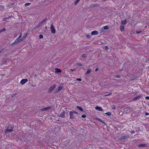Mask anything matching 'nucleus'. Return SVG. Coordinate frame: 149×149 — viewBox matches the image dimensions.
Segmentation results:
<instances>
[{"label":"nucleus","mask_w":149,"mask_h":149,"mask_svg":"<svg viewBox=\"0 0 149 149\" xmlns=\"http://www.w3.org/2000/svg\"><path fill=\"white\" fill-rule=\"evenodd\" d=\"M72 111L73 112V113H74L75 114H78V113L75 111L73 110Z\"/></svg>","instance_id":"obj_31"},{"label":"nucleus","mask_w":149,"mask_h":149,"mask_svg":"<svg viewBox=\"0 0 149 149\" xmlns=\"http://www.w3.org/2000/svg\"><path fill=\"white\" fill-rule=\"evenodd\" d=\"M142 96L141 95H139L136 97H134L132 99L133 101H135L136 100L139 99Z\"/></svg>","instance_id":"obj_9"},{"label":"nucleus","mask_w":149,"mask_h":149,"mask_svg":"<svg viewBox=\"0 0 149 149\" xmlns=\"http://www.w3.org/2000/svg\"><path fill=\"white\" fill-rule=\"evenodd\" d=\"M115 77L116 78H119L120 77V76L119 75H116L115 76Z\"/></svg>","instance_id":"obj_38"},{"label":"nucleus","mask_w":149,"mask_h":149,"mask_svg":"<svg viewBox=\"0 0 149 149\" xmlns=\"http://www.w3.org/2000/svg\"><path fill=\"white\" fill-rule=\"evenodd\" d=\"M1 52L0 51V53Z\"/></svg>","instance_id":"obj_52"},{"label":"nucleus","mask_w":149,"mask_h":149,"mask_svg":"<svg viewBox=\"0 0 149 149\" xmlns=\"http://www.w3.org/2000/svg\"><path fill=\"white\" fill-rule=\"evenodd\" d=\"M31 3H27L25 4V6H27L29 5Z\"/></svg>","instance_id":"obj_37"},{"label":"nucleus","mask_w":149,"mask_h":149,"mask_svg":"<svg viewBox=\"0 0 149 149\" xmlns=\"http://www.w3.org/2000/svg\"><path fill=\"white\" fill-rule=\"evenodd\" d=\"M13 128L12 127H11L10 129H9V128L8 129L6 130V131H5V134H8L9 133L11 132L13 130Z\"/></svg>","instance_id":"obj_4"},{"label":"nucleus","mask_w":149,"mask_h":149,"mask_svg":"<svg viewBox=\"0 0 149 149\" xmlns=\"http://www.w3.org/2000/svg\"><path fill=\"white\" fill-rule=\"evenodd\" d=\"M105 49H106V50H107L109 49V47L107 46H105Z\"/></svg>","instance_id":"obj_45"},{"label":"nucleus","mask_w":149,"mask_h":149,"mask_svg":"<svg viewBox=\"0 0 149 149\" xmlns=\"http://www.w3.org/2000/svg\"><path fill=\"white\" fill-rule=\"evenodd\" d=\"M81 117L83 118H85L86 117V115H83L81 116Z\"/></svg>","instance_id":"obj_36"},{"label":"nucleus","mask_w":149,"mask_h":149,"mask_svg":"<svg viewBox=\"0 0 149 149\" xmlns=\"http://www.w3.org/2000/svg\"><path fill=\"white\" fill-rule=\"evenodd\" d=\"M146 146V145L144 144H141L139 145L138 146L139 147H145Z\"/></svg>","instance_id":"obj_23"},{"label":"nucleus","mask_w":149,"mask_h":149,"mask_svg":"<svg viewBox=\"0 0 149 149\" xmlns=\"http://www.w3.org/2000/svg\"><path fill=\"white\" fill-rule=\"evenodd\" d=\"M96 119L98 121L102 123L105 124V123L100 119L97 118H96Z\"/></svg>","instance_id":"obj_19"},{"label":"nucleus","mask_w":149,"mask_h":149,"mask_svg":"<svg viewBox=\"0 0 149 149\" xmlns=\"http://www.w3.org/2000/svg\"><path fill=\"white\" fill-rule=\"evenodd\" d=\"M27 35V33H25L24 36H23V37L22 38H24V39L26 37Z\"/></svg>","instance_id":"obj_33"},{"label":"nucleus","mask_w":149,"mask_h":149,"mask_svg":"<svg viewBox=\"0 0 149 149\" xmlns=\"http://www.w3.org/2000/svg\"><path fill=\"white\" fill-rule=\"evenodd\" d=\"M121 23L122 24H123V25H125V24H126V23H127V22H126V20H122L121 21Z\"/></svg>","instance_id":"obj_20"},{"label":"nucleus","mask_w":149,"mask_h":149,"mask_svg":"<svg viewBox=\"0 0 149 149\" xmlns=\"http://www.w3.org/2000/svg\"><path fill=\"white\" fill-rule=\"evenodd\" d=\"M43 24H42L41 22L36 27V29H37L39 27L41 26Z\"/></svg>","instance_id":"obj_18"},{"label":"nucleus","mask_w":149,"mask_h":149,"mask_svg":"<svg viewBox=\"0 0 149 149\" xmlns=\"http://www.w3.org/2000/svg\"><path fill=\"white\" fill-rule=\"evenodd\" d=\"M70 118L71 119H72L74 118V113H73V112L72 111H70Z\"/></svg>","instance_id":"obj_11"},{"label":"nucleus","mask_w":149,"mask_h":149,"mask_svg":"<svg viewBox=\"0 0 149 149\" xmlns=\"http://www.w3.org/2000/svg\"><path fill=\"white\" fill-rule=\"evenodd\" d=\"M86 37L88 38H90L91 37V36L89 35H88V34H86Z\"/></svg>","instance_id":"obj_25"},{"label":"nucleus","mask_w":149,"mask_h":149,"mask_svg":"<svg viewBox=\"0 0 149 149\" xmlns=\"http://www.w3.org/2000/svg\"><path fill=\"white\" fill-rule=\"evenodd\" d=\"M51 108V107L49 106V107H48L43 108L41 109V110L42 111H45L47 110L48 109H50Z\"/></svg>","instance_id":"obj_12"},{"label":"nucleus","mask_w":149,"mask_h":149,"mask_svg":"<svg viewBox=\"0 0 149 149\" xmlns=\"http://www.w3.org/2000/svg\"><path fill=\"white\" fill-rule=\"evenodd\" d=\"M76 80L77 81H81V79L80 78H78L76 79Z\"/></svg>","instance_id":"obj_40"},{"label":"nucleus","mask_w":149,"mask_h":149,"mask_svg":"<svg viewBox=\"0 0 149 149\" xmlns=\"http://www.w3.org/2000/svg\"><path fill=\"white\" fill-rule=\"evenodd\" d=\"M47 26H46V27H45V29H47Z\"/></svg>","instance_id":"obj_51"},{"label":"nucleus","mask_w":149,"mask_h":149,"mask_svg":"<svg viewBox=\"0 0 149 149\" xmlns=\"http://www.w3.org/2000/svg\"><path fill=\"white\" fill-rule=\"evenodd\" d=\"M28 81V79H22L20 83L22 85H23L26 83Z\"/></svg>","instance_id":"obj_5"},{"label":"nucleus","mask_w":149,"mask_h":149,"mask_svg":"<svg viewBox=\"0 0 149 149\" xmlns=\"http://www.w3.org/2000/svg\"><path fill=\"white\" fill-rule=\"evenodd\" d=\"M91 72V70L89 69L87 70L86 73H85V74L86 75L88 74H89Z\"/></svg>","instance_id":"obj_16"},{"label":"nucleus","mask_w":149,"mask_h":149,"mask_svg":"<svg viewBox=\"0 0 149 149\" xmlns=\"http://www.w3.org/2000/svg\"><path fill=\"white\" fill-rule=\"evenodd\" d=\"M50 30L52 33L53 34H54L56 33V30L55 29L53 25L52 24H51V25Z\"/></svg>","instance_id":"obj_3"},{"label":"nucleus","mask_w":149,"mask_h":149,"mask_svg":"<svg viewBox=\"0 0 149 149\" xmlns=\"http://www.w3.org/2000/svg\"><path fill=\"white\" fill-rule=\"evenodd\" d=\"M91 34L92 35H97L98 32L97 31H93L91 32Z\"/></svg>","instance_id":"obj_14"},{"label":"nucleus","mask_w":149,"mask_h":149,"mask_svg":"<svg viewBox=\"0 0 149 149\" xmlns=\"http://www.w3.org/2000/svg\"><path fill=\"white\" fill-rule=\"evenodd\" d=\"M86 55L85 54H83L81 56V57L83 58H85L86 57Z\"/></svg>","instance_id":"obj_32"},{"label":"nucleus","mask_w":149,"mask_h":149,"mask_svg":"<svg viewBox=\"0 0 149 149\" xmlns=\"http://www.w3.org/2000/svg\"><path fill=\"white\" fill-rule=\"evenodd\" d=\"M24 40V38H22L21 39H17L15 41L11 43L10 46H12L13 45H18L20 42H22Z\"/></svg>","instance_id":"obj_1"},{"label":"nucleus","mask_w":149,"mask_h":149,"mask_svg":"<svg viewBox=\"0 0 149 149\" xmlns=\"http://www.w3.org/2000/svg\"><path fill=\"white\" fill-rule=\"evenodd\" d=\"M80 0H76L74 3V5H76Z\"/></svg>","instance_id":"obj_26"},{"label":"nucleus","mask_w":149,"mask_h":149,"mask_svg":"<svg viewBox=\"0 0 149 149\" xmlns=\"http://www.w3.org/2000/svg\"><path fill=\"white\" fill-rule=\"evenodd\" d=\"M129 137V136L127 135L123 136L121 137L119 139V140H123Z\"/></svg>","instance_id":"obj_6"},{"label":"nucleus","mask_w":149,"mask_h":149,"mask_svg":"<svg viewBox=\"0 0 149 149\" xmlns=\"http://www.w3.org/2000/svg\"><path fill=\"white\" fill-rule=\"evenodd\" d=\"M56 86V85L54 84L53 86H50L48 90V92L49 93H51L54 88H55Z\"/></svg>","instance_id":"obj_2"},{"label":"nucleus","mask_w":149,"mask_h":149,"mask_svg":"<svg viewBox=\"0 0 149 149\" xmlns=\"http://www.w3.org/2000/svg\"><path fill=\"white\" fill-rule=\"evenodd\" d=\"M6 30V29L4 28L1 29L0 30V33L3 31H5Z\"/></svg>","instance_id":"obj_27"},{"label":"nucleus","mask_w":149,"mask_h":149,"mask_svg":"<svg viewBox=\"0 0 149 149\" xmlns=\"http://www.w3.org/2000/svg\"><path fill=\"white\" fill-rule=\"evenodd\" d=\"M61 70L58 68H56L55 69V73H57L58 72H61Z\"/></svg>","instance_id":"obj_13"},{"label":"nucleus","mask_w":149,"mask_h":149,"mask_svg":"<svg viewBox=\"0 0 149 149\" xmlns=\"http://www.w3.org/2000/svg\"><path fill=\"white\" fill-rule=\"evenodd\" d=\"M43 24H42L41 22L36 27V29H37L39 27L41 26Z\"/></svg>","instance_id":"obj_17"},{"label":"nucleus","mask_w":149,"mask_h":149,"mask_svg":"<svg viewBox=\"0 0 149 149\" xmlns=\"http://www.w3.org/2000/svg\"><path fill=\"white\" fill-rule=\"evenodd\" d=\"M77 65L79 66H81L82 65L81 64V63H77Z\"/></svg>","instance_id":"obj_39"},{"label":"nucleus","mask_w":149,"mask_h":149,"mask_svg":"<svg viewBox=\"0 0 149 149\" xmlns=\"http://www.w3.org/2000/svg\"><path fill=\"white\" fill-rule=\"evenodd\" d=\"M112 93H110L109 94H108V95H104V96H109L111 95Z\"/></svg>","instance_id":"obj_46"},{"label":"nucleus","mask_w":149,"mask_h":149,"mask_svg":"<svg viewBox=\"0 0 149 149\" xmlns=\"http://www.w3.org/2000/svg\"><path fill=\"white\" fill-rule=\"evenodd\" d=\"M124 29V26L123 25H121L120 26V30L121 31H123Z\"/></svg>","instance_id":"obj_21"},{"label":"nucleus","mask_w":149,"mask_h":149,"mask_svg":"<svg viewBox=\"0 0 149 149\" xmlns=\"http://www.w3.org/2000/svg\"><path fill=\"white\" fill-rule=\"evenodd\" d=\"M111 108L113 109H116V107L115 106H112Z\"/></svg>","instance_id":"obj_35"},{"label":"nucleus","mask_w":149,"mask_h":149,"mask_svg":"<svg viewBox=\"0 0 149 149\" xmlns=\"http://www.w3.org/2000/svg\"><path fill=\"white\" fill-rule=\"evenodd\" d=\"M98 68H96L95 69V71H98Z\"/></svg>","instance_id":"obj_47"},{"label":"nucleus","mask_w":149,"mask_h":149,"mask_svg":"<svg viewBox=\"0 0 149 149\" xmlns=\"http://www.w3.org/2000/svg\"><path fill=\"white\" fill-rule=\"evenodd\" d=\"M95 109L99 111H103V109L102 108L100 107H99L98 106H97L95 107Z\"/></svg>","instance_id":"obj_10"},{"label":"nucleus","mask_w":149,"mask_h":149,"mask_svg":"<svg viewBox=\"0 0 149 149\" xmlns=\"http://www.w3.org/2000/svg\"><path fill=\"white\" fill-rule=\"evenodd\" d=\"M77 108L81 111H83V109L79 106H77Z\"/></svg>","instance_id":"obj_22"},{"label":"nucleus","mask_w":149,"mask_h":149,"mask_svg":"<svg viewBox=\"0 0 149 149\" xmlns=\"http://www.w3.org/2000/svg\"><path fill=\"white\" fill-rule=\"evenodd\" d=\"M105 114L109 116H110L111 115V113L109 112L106 113H105Z\"/></svg>","instance_id":"obj_24"},{"label":"nucleus","mask_w":149,"mask_h":149,"mask_svg":"<svg viewBox=\"0 0 149 149\" xmlns=\"http://www.w3.org/2000/svg\"><path fill=\"white\" fill-rule=\"evenodd\" d=\"M21 37V35L20 34V36L17 38V39H20V38Z\"/></svg>","instance_id":"obj_42"},{"label":"nucleus","mask_w":149,"mask_h":149,"mask_svg":"<svg viewBox=\"0 0 149 149\" xmlns=\"http://www.w3.org/2000/svg\"><path fill=\"white\" fill-rule=\"evenodd\" d=\"M71 70L72 71H74L75 70V69H71Z\"/></svg>","instance_id":"obj_49"},{"label":"nucleus","mask_w":149,"mask_h":149,"mask_svg":"<svg viewBox=\"0 0 149 149\" xmlns=\"http://www.w3.org/2000/svg\"><path fill=\"white\" fill-rule=\"evenodd\" d=\"M104 29L105 30H107L108 29V27L107 26H106L104 27Z\"/></svg>","instance_id":"obj_29"},{"label":"nucleus","mask_w":149,"mask_h":149,"mask_svg":"<svg viewBox=\"0 0 149 149\" xmlns=\"http://www.w3.org/2000/svg\"><path fill=\"white\" fill-rule=\"evenodd\" d=\"M1 8L3 10V7L0 6V10L1 11L2 10L1 9Z\"/></svg>","instance_id":"obj_43"},{"label":"nucleus","mask_w":149,"mask_h":149,"mask_svg":"<svg viewBox=\"0 0 149 149\" xmlns=\"http://www.w3.org/2000/svg\"><path fill=\"white\" fill-rule=\"evenodd\" d=\"M148 113H146V115H148Z\"/></svg>","instance_id":"obj_48"},{"label":"nucleus","mask_w":149,"mask_h":149,"mask_svg":"<svg viewBox=\"0 0 149 149\" xmlns=\"http://www.w3.org/2000/svg\"><path fill=\"white\" fill-rule=\"evenodd\" d=\"M107 0H103V1H106Z\"/></svg>","instance_id":"obj_50"},{"label":"nucleus","mask_w":149,"mask_h":149,"mask_svg":"<svg viewBox=\"0 0 149 149\" xmlns=\"http://www.w3.org/2000/svg\"><path fill=\"white\" fill-rule=\"evenodd\" d=\"M46 21V19H44L43 20H42V21H41V22L42 24H44L45 22Z\"/></svg>","instance_id":"obj_28"},{"label":"nucleus","mask_w":149,"mask_h":149,"mask_svg":"<svg viewBox=\"0 0 149 149\" xmlns=\"http://www.w3.org/2000/svg\"><path fill=\"white\" fill-rule=\"evenodd\" d=\"M141 32V31H136V33L137 34H138V33H140Z\"/></svg>","instance_id":"obj_41"},{"label":"nucleus","mask_w":149,"mask_h":149,"mask_svg":"<svg viewBox=\"0 0 149 149\" xmlns=\"http://www.w3.org/2000/svg\"><path fill=\"white\" fill-rule=\"evenodd\" d=\"M99 5L97 4H92L90 6L91 8H94L95 7L98 6Z\"/></svg>","instance_id":"obj_15"},{"label":"nucleus","mask_w":149,"mask_h":149,"mask_svg":"<svg viewBox=\"0 0 149 149\" xmlns=\"http://www.w3.org/2000/svg\"><path fill=\"white\" fill-rule=\"evenodd\" d=\"M145 99L147 100H149V97L147 96L146 97Z\"/></svg>","instance_id":"obj_44"},{"label":"nucleus","mask_w":149,"mask_h":149,"mask_svg":"<svg viewBox=\"0 0 149 149\" xmlns=\"http://www.w3.org/2000/svg\"><path fill=\"white\" fill-rule=\"evenodd\" d=\"M130 110H129V111H128V109L127 108H126V109H125V111L126 112V113H127V112H129L130 111Z\"/></svg>","instance_id":"obj_30"},{"label":"nucleus","mask_w":149,"mask_h":149,"mask_svg":"<svg viewBox=\"0 0 149 149\" xmlns=\"http://www.w3.org/2000/svg\"><path fill=\"white\" fill-rule=\"evenodd\" d=\"M65 112L64 111H63L62 112H61L60 115L59 116L63 118L65 117Z\"/></svg>","instance_id":"obj_8"},{"label":"nucleus","mask_w":149,"mask_h":149,"mask_svg":"<svg viewBox=\"0 0 149 149\" xmlns=\"http://www.w3.org/2000/svg\"><path fill=\"white\" fill-rule=\"evenodd\" d=\"M39 38L40 39L42 38H43V35H40L39 36Z\"/></svg>","instance_id":"obj_34"},{"label":"nucleus","mask_w":149,"mask_h":149,"mask_svg":"<svg viewBox=\"0 0 149 149\" xmlns=\"http://www.w3.org/2000/svg\"><path fill=\"white\" fill-rule=\"evenodd\" d=\"M63 88L62 86H59L57 88L55 91V93H57L60 92Z\"/></svg>","instance_id":"obj_7"}]
</instances>
